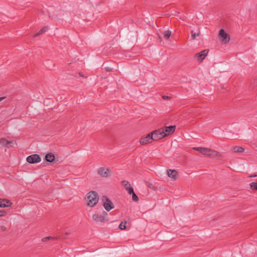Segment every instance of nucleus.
<instances>
[{
    "label": "nucleus",
    "mask_w": 257,
    "mask_h": 257,
    "mask_svg": "<svg viewBox=\"0 0 257 257\" xmlns=\"http://www.w3.org/2000/svg\"><path fill=\"white\" fill-rule=\"evenodd\" d=\"M5 98V97H0V102L3 100V99H4Z\"/></svg>",
    "instance_id": "obj_33"
},
{
    "label": "nucleus",
    "mask_w": 257,
    "mask_h": 257,
    "mask_svg": "<svg viewBox=\"0 0 257 257\" xmlns=\"http://www.w3.org/2000/svg\"><path fill=\"white\" fill-rule=\"evenodd\" d=\"M250 188L252 190L257 191V182H251L249 184Z\"/></svg>",
    "instance_id": "obj_19"
},
{
    "label": "nucleus",
    "mask_w": 257,
    "mask_h": 257,
    "mask_svg": "<svg viewBox=\"0 0 257 257\" xmlns=\"http://www.w3.org/2000/svg\"><path fill=\"white\" fill-rule=\"evenodd\" d=\"M167 175L168 176L172 178L174 180H176L177 179V175L178 172L175 170H171L169 169L167 170Z\"/></svg>",
    "instance_id": "obj_12"
},
{
    "label": "nucleus",
    "mask_w": 257,
    "mask_h": 257,
    "mask_svg": "<svg viewBox=\"0 0 257 257\" xmlns=\"http://www.w3.org/2000/svg\"><path fill=\"white\" fill-rule=\"evenodd\" d=\"M256 176H257V175H252V176H251L250 177H256Z\"/></svg>",
    "instance_id": "obj_35"
},
{
    "label": "nucleus",
    "mask_w": 257,
    "mask_h": 257,
    "mask_svg": "<svg viewBox=\"0 0 257 257\" xmlns=\"http://www.w3.org/2000/svg\"><path fill=\"white\" fill-rule=\"evenodd\" d=\"M193 150L198 151L202 155L210 158L221 157V154L217 151L203 147L193 148Z\"/></svg>",
    "instance_id": "obj_1"
},
{
    "label": "nucleus",
    "mask_w": 257,
    "mask_h": 257,
    "mask_svg": "<svg viewBox=\"0 0 257 257\" xmlns=\"http://www.w3.org/2000/svg\"><path fill=\"white\" fill-rule=\"evenodd\" d=\"M111 171L109 168L100 167L97 170V173L102 177L107 178L109 176Z\"/></svg>",
    "instance_id": "obj_7"
},
{
    "label": "nucleus",
    "mask_w": 257,
    "mask_h": 257,
    "mask_svg": "<svg viewBox=\"0 0 257 257\" xmlns=\"http://www.w3.org/2000/svg\"><path fill=\"white\" fill-rule=\"evenodd\" d=\"M125 190L127 191L128 194H132L134 192V189L131 186L127 187Z\"/></svg>",
    "instance_id": "obj_25"
},
{
    "label": "nucleus",
    "mask_w": 257,
    "mask_h": 257,
    "mask_svg": "<svg viewBox=\"0 0 257 257\" xmlns=\"http://www.w3.org/2000/svg\"><path fill=\"white\" fill-rule=\"evenodd\" d=\"M159 39L160 40V41L161 42L162 41V38H161L160 36H159Z\"/></svg>",
    "instance_id": "obj_34"
},
{
    "label": "nucleus",
    "mask_w": 257,
    "mask_h": 257,
    "mask_svg": "<svg viewBox=\"0 0 257 257\" xmlns=\"http://www.w3.org/2000/svg\"><path fill=\"white\" fill-rule=\"evenodd\" d=\"M69 234L68 233L66 232H65V235H66V234Z\"/></svg>",
    "instance_id": "obj_36"
},
{
    "label": "nucleus",
    "mask_w": 257,
    "mask_h": 257,
    "mask_svg": "<svg viewBox=\"0 0 257 257\" xmlns=\"http://www.w3.org/2000/svg\"><path fill=\"white\" fill-rule=\"evenodd\" d=\"M162 98L164 100H168L171 99V97L166 95H163Z\"/></svg>",
    "instance_id": "obj_27"
},
{
    "label": "nucleus",
    "mask_w": 257,
    "mask_h": 257,
    "mask_svg": "<svg viewBox=\"0 0 257 257\" xmlns=\"http://www.w3.org/2000/svg\"><path fill=\"white\" fill-rule=\"evenodd\" d=\"M51 239L54 240V239H55V237H52V236H47V237L43 238L42 240L43 242H47L48 240H51Z\"/></svg>",
    "instance_id": "obj_22"
},
{
    "label": "nucleus",
    "mask_w": 257,
    "mask_h": 257,
    "mask_svg": "<svg viewBox=\"0 0 257 257\" xmlns=\"http://www.w3.org/2000/svg\"><path fill=\"white\" fill-rule=\"evenodd\" d=\"M0 144L7 148H10L13 147L14 142L13 141H8L5 138H1L0 139Z\"/></svg>",
    "instance_id": "obj_11"
},
{
    "label": "nucleus",
    "mask_w": 257,
    "mask_h": 257,
    "mask_svg": "<svg viewBox=\"0 0 257 257\" xmlns=\"http://www.w3.org/2000/svg\"><path fill=\"white\" fill-rule=\"evenodd\" d=\"M132 194V200L134 201H136V202L138 201L139 199L138 196L136 195V194L135 192H134Z\"/></svg>",
    "instance_id": "obj_24"
},
{
    "label": "nucleus",
    "mask_w": 257,
    "mask_h": 257,
    "mask_svg": "<svg viewBox=\"0 0 257 257\" xmlns=\"http://www.w3.org/2000/svg\"><path fill=\"white\" fill-rule=\"evenodd\" d=\"M152 134L153 141H157L161 140L165 137V135L164 134L163 128H160L153 131L150 133Z\"/></svg>",
    "instance_id": "obj_3"
},
{
    "label": "nucleus",
    "mask_w": 257,
    "mask_h": 257,
    "mask_svg": "<svg viewBox=\"0 0 257 257\" xmlns=\"http://www.w3.org/2000/svg\"><path fill=\"white\" fill-rule=\"evenodd\" d=\"M147 186L149 188L152 189L153 190H155V187L151 183L148 182L147 183Z\"/></svg>",
    "instance_id": "obj_26"
},
{
    "label": "nucleus",
    "mask_w": 257,
    "mask_h": 257,
    "mask_svg": "<svg viewBox=\"0 0 257 257\" xmlns=\"http://www.w3.org/2000/svg\"><path fill=\"white\" fill-rule=\"evenodd\" d=\"M107 215V213L106 211L103 210V212H102V215H103V216H104L105 217V216H106Z\"/></svg>",
    "instance_id": "obj_31"
},
{
    "label": "nucleus",
    "mask_w": 257,
    "mask_h": 257,
    "mask_svg": "<svg viewBox=\"0 0 257 257\" xmlns=\"http://www.w3.org/2000/svg\"><path fill=\"white\" fill-rule=\"evenodd\" d=\"M152 134H148L146 137H142L140 140V143L141 145H146L151 143L153 141Z\"/></svg>",
    "instance_id": "obj_9"
},
{
    "label": "nucleus",
    "mask_w": 257,
    "mask_h": 257,
    "mask_svg": "<svg viewBox=\"0 0 257 257\" xmlns=\"http://www.w3.org/2000/svg\"><path fill=\"white\" fill-rule=\"evenodd\" d=\"M102 200L103 201V206L107 211H109L114 207L112 201L106 196H103Z\"/></svg>",
    "instance_id": "obj_4"
},
{
    "label": "nucleus",
    "mask_w": 257,
    "mask_h": 257,
    "mask_svg": "<svg viewBox=\"0 0 257 257\" xmlns=\"http://www.w3.org/2000/svg\"><path fill=\"white\" fill-rule=\"evenodd\" d=\"M78 74L81 77H85V78L87 77L84 76V75L81 72H79Z\"/></svg>",
    "instance_id": "obj_32"
},
{
    "label": "nucleus",
    "mask_w": 257,
    "mask_h": 257,
    "mask_svg": "<svg viewBox=\"0 0 257 257\" xmlns=\"http://www.w3.org/2000/svg\"><path fill=\"white\" fill-rule=\"evenodd\" d=\"M85 199L87 202V205L92 207L95 206L98 202V195L96 191H90L86 194Z\"/></svg>",
    "instance_id": "obj_2"
},
{
    "label": "nucleus",
    "mask_w": 257,
    "mask_h": 257,
    "mask_svg": "<svg viewBox=\"0 0 257 257\" xmlns=\"http://www.w3.org/2000/svg\"><path fill=\"white\" fill-rule=\"evenodd\" d=\"M191 39L195 40L197 36H199L200 35V32L199 29H197L196 32H195L194 30H191Z\"/></svg>",
    "instance_id": "obj_17"
},
{
    "label": "nucleus",
    "mask_w": 257,
    "mask_h": 257,
    "mask_svg": "<svg viewBox=\"0 0 257 257\" xmlns=\"http://www.w3.org/2000/svg\"><path fill=\"white\" fill-rule=\"evenodd\" d=\"M27 161L30 164H35L41 162V159L39 155L34 154L27 158Z\"/></svg>",
    "instance_id": "obj_6"
},
{
    "label": "nucleus",
    "mask_w": 257,
    "mask_h": 257,
    "mask_svg": "<svg viewBox=\"0 0 257 257\" xmlns=\"http://www.w3.org/2000/svg\"><path fill=\"white\" fill-rule=\"evenodd\" d=\"M121 184L124 186L125 189H126L127 187H130L131 184L127 181H121Z\"/></svg>",
    "instance_id": "obj_23"
},
{
    "label": "nucleus",
    "mask_w": 257,
    "mask_h": 257,
    "mask_svg": "<svg viewBox=\"0 0 257 257\" xmlns=\"http://www.w3.org/2000/svg\"><path fill=\"white\" fill-rule=\"evenodd\" d=\"M2 203L1 199H0V204Z\"/></svg>",
    "instance_id": "obj_37"
},
{
    "label": "nucleus",
    "mask_w": 257,
    "mask_h": 257,
    "mask_svg": "<svg viewBox=\"0 0 257 257\" xmlns=\"http://www.w3.org/2000/svg\"><path fill=\"white\" fill-rule=\"evenodd\" d=\"M171 35V32L170 30L166 31L164 34V37L166 39H168Z\"/></svg>",
    "instance_id": "obj_20"
},
{
    "label": "nucleus",
    "mask_w": 257,
    "mask_h": 257,
    "mask_svg": "<svg viewBox=\"0 0 257 257\" xmlns=\"http://www.w3.org/2000/svg\"><path fill=\"white\" fill-rule=\"evenodd\" d=\"M209 52L208 49H205L200 53L195 55L194 57L197 59L199 62H201L206 57Z\"/></svg>",
    "instance_id": "obj_8"
},
{
    "label": "nucleus",
    "mask_w": 257,
    "mask_h": 257,
    "mask_svg": "<svg viewBox=\"0 0 257 257\" xmlns=\"http://www.w3.org/2000/svg\"><path fill=\"white\" fill-rule=\"evenodd\" d=\"M92 218L93 220L96 221V222H104L105 220V217L103 215H99L97 214H95L92 216Z\"/></svg>",
    "instance_id": "obj_14"
},
{
    "label": "nucleus",
    "mask_w": 257,
    "mask_h": 257,
    "mask_svg": "<svg viewBox=\"0 0 257 257\" xmlns=\"http://www.w3.org/2000/svg\"><path fill=\"white\" fill-rule=\"evenodd\" d=\"M6 212L4 211L0 210V216H4L6 215Z\"/></svg>",
    "instance_id": "obj_28"
},
{
    "label": "nucleus",
    "mask_w": 257,
    "mask_h": 257,
    "mask_svg": "<svg viewBox=\"0 0 257 257\" xmlns=\"http://www.w3.org/2000/svg\"><path fill=\"white\" fill-rule=\"evenodd\" d=\"M231 150L234 153H242L244 151V148L239 146L232 147Z\"/></svg>",
    "instance_id": "obj_16"
},
{
    "label": "nucleus",
    "mask_w": 257,
    "mask_h": 257,
    "mask_svg": "<svg viewBox=\"0 0 257 257\" xmlns=\"http://www.w3.org/2000/svg\"><path fill=\"white\" fill-rule=\"evenodd\" d=\"M219 37L221 41L225 44L228 43L230 40L229 36L225 32L224 30L223 29L220 30L219 32Z\"/></svg>",
    "instance_id": "obj_5"
},
{
    "label": "nucleus",
    "mask_w": 257,
    "mask_h": 257,
    "mask_svg": "<svg viewBox=\"0 0 257 257\" xmlns=\"http://www.w3.org/2000/svg\"><path fill=\"white\" fill-rule=\"evenodd\" d=\"M126 222L125 221L124 222H121L119 225V228L121 229V230H123V229H125L126 228Z\"/></svg>",
    "instance_id": "obj_21"
},
{
    "label": "nucleus",
    "mask_w": 257,
    "mask_h": 257,
    "mask_svg": "<svg viewBox=\"0 0 257 257\" xmlns=\"http://www.w3.org/2000/svg\"><path fill=\"white\" fill-rule=\"evenodd\" d=\"M48 30V26H45V27H43L38 33H37L36 34H35L34 35V37H37L40 36V35L42 34L43 33L46 32Z\"/></svg>",
    "instance_id": "obj_18"
},
{
    "label": "nucleus",
    "mask_w": 257,
    "mask_h": 257,
    "mask_svg": "<svg viewBox=\"0 0 257 257\" xmlns=\"http://www.w3.org/2000/svg\"><path fill=\"white\" fill-rule=\"evenodd\" d=\"M176 128V125H170L169 126H165L164 130V134L165 137L173 133Z\"/></svg>",
    "instance_id": "obj_10"
},
{
    "label": "nucleus",
    "mask_w": 257,
    "mask_h": 257,
    "mask_svg": "<svg viewBox=\"0 0 257 257\" xmlns=\"http://www.w3.org/2000/svg\"><path fill=\"white\" fill-rule=\"evenodd\" d=\"M0 228H1V230L2 231H5L7 229V228L5 226H0Z\"/></svg>",
    "instance_id": "obj_30"
},
{
    "label": "nucleus",
    "mask_w": 257,
    "mask_h": 257,
    "mask_svg": "<svg viewBox=\"0 0 257 257\" xmlns=\"http://www.w3.org/2000/svg\"><path fill=\"white\" fill-rule=\"evenodd\" d=\"M45 160L48 162H52L55 160L54 155L51 153H48L45 156Z\"/></svg>",
    "instance_id": "obj_15"
},
{
    "label": "nucleus",
    "mask_w": 257,
    "mask_h": 257,
    "mask_svg": "<svg viewBox=\"0 0 257 257\" xmlns=\"http://www.w3.org/2000/svg\"><path fill=\"white\" fill-rule=\"evenodd\" d=\"M2 203L0 204V207H7L11 206L12 204L10 200L8 199H1Z\"/></svg>",
    "instance_id": "obj_13"
},
{
    "label": "nucleus",
    "mask_w": 257,
    "mask_h": 257,
    "mask_svg": "<svg viewBox=\"0 0 257 257\" xmlns=\"http://www.w3.org/2000/svg\"><path fill=\"white\" fill-rule=\"evenodd\" d=\"M104 69L106 70V71H107V72H111V71H112V68H110V67H105Z\"/></svg>",
    "instance_id": "obj_29"
}]
</instances>
